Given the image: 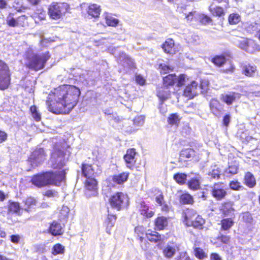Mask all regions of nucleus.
<instances>
[{"instance_id":"obj_20","label":"nucleus","mask_w":260,"mask_h":260,"mask_svg":"<svg viewBox=\"0 0 260 260\" xmlns=\"http://www.w3.org/2000/svg\"><path fill=\"white\" fill-rule=\"evenodd\" d=\"M25 19L26 17L24 15H22L20 17H18L16 19L12 16V14H10L7 17L6 22L9 26L12 27H16L19 26H23Z\"/></svg>"},{"instance_id":"obj_6","label":"nucleus","mask_w":260,"mask_h":260,"mask_svg":"<svg viewBox=\"0 0 260 260\" xmlns=\"http://www.w3.org/2000/svg\"><path fill=\"white\" fill-rule=\"evenodd\" d=\"M137 152L136 149L131 148L127 149L126 153L123 156V159L126 167L131 170L140 171L142 165L136 158Z\"/></svg>"},{"instance_id":"obj_37","label":"nucleus","mask_w":260,"mask_h":260,"mask_svg":"<svg viewBox=\"0 0 260 260\" xmlns=\"http://www.w3.org/2000/svg\"><path fill=\"white\" fill-rule=\"evenodd\" d=\"M174 41L172 39H168L163 44L162 48L167 53L172 54L173 53V47Z\"/></svg>"},{"instance_id":"obj_56","label":"nucleus","mask_w":260,"mask_h":260,"mask_svg":"<svg viewBox=\"0 0 260 260\" xmlns=\"http://www.w3.org/2000/svg\"><path fill=\"white\" fill-rule=\"evenodd\" d=\"M10 241L15 244H17L20 242L21 237L18 234L12 235L10 237Z\"/></svg>"},{"instance_id":"obj_62","label":"nucleus","mask_w":260,"mask_h":260,"mask_svg":"<svg viewBox=\"0 0 260 260\" xmlns=\"http://www.w3.org/2000/svg\"><path fill=\"white\" fill-rule=\"evenodd\" d=\"M7 135L5 131H0V143L7 139Z\"/></svg>"},{"instance_id":"obj_47","label":"nucleus","mask_w":260,"mask_h":260,"mask_svg":"<svg viewBox=\"0 0 260 260\" xmlns=\"http://www.w3.org/2000/svg\"><path fill=\"white\" fill-rule=\"evenodd\" d=\"M225 58L222 56H217L212 59L213 62L218 66H221L225 62Z\"/></svg>"},{"instance_id":"obj_13","label":"nucleus","mask_w":260,"mask_h":260,"mask_svg":"<svg viewBox=\"0 0 260 260\" xmlns=\"http://www.w3.org/2000/svg\"><path fill=\"white\" fill-rule=\"evenodd\" d=\"M170 221V217H166L162 215L157 216L154 220L155 230L160 231L167 230L169 226Z\"/></svg>"},{"instance_id":"obj_30","label":"nucleus","mask_w":260,"mask_h":260,"mask_svg":"<svg viewBox=\"0 0 260 260\" xmlns=\"http://www.w3.org/2000/svg\"><path fill=\"white\" fill-rule=\"evenodd\" d=\"M135 236L140 243H142L145 240V236L147 232L145 228L142 225H138L134 229Z\"/></svg>"},{"instance_id":"obj_50","label":"nucleus","mask_w":260,"mask_h":260,"mask_svg":"<svg viewBox=\"0 0 260 260\" xmlns=\"http://www.w3.org/2000/svg\"><path fill=\"white\" fill-rule=\"evenodd\" d=\"M208 174L212 179H218L220 177V171L218 168L213 169Z\"/></svg>"},{"instance_id":"obj_51","label":"nucleus","mask_w":260,"mask_h":260,"mask_svg":"<svg viewBox=\"0 0 260 260\" xmlns=\"http://www.w3.org/2000/svg\"><path fill=\"white\" fill-rule=\"evenodd\" d=\"M217 239L222 244H228L230 243L231 237L230 236L221 234L217 237Z\"/></svg>"},{"instance_id":"obj_23","label":"nucleus","mask_w":260,"mask_h":260,"mask_svg":"<svg viewBox=\"0 0 260 260\" xmlns=\"http://www.w3.org/2000/svg\"><path fill=\"white\" fill-rule=\"evenodd\" d=\"M129 173L127 172H123L118 174H115L111 176V179L113 182L117 185H122L128 180Z\"/></svg>"},{"instance_id":"obj_10","label":"nucleus","mask_w":260,"mask_h":260,"mask_svg":"<svg viewBox=\"0 0 260 260\" xmlns=\"http://www.w3.org/2000/svg\"><path fill=\"white\" fill-rule=\"evenodd\" d=\"M46 156L43 148H37L31 153L27 158V161L31 166L37 167L44 161Z\"/></svg>"},{"instance_id":"obj_4","label":"nucleus","mask_w":260,"mask_h":260,"mask_svg":"<svg viewBox=\"0 0 260 260\" xmlns=\"http://www.w3.org/2000/svg\"><path fill=\"white\" fill-rule=\"evenodd\" d=\"M183 222L188 226L202 228L205 223L204 219L192 209L187 208L182 213Z\"/></svg>"},{"instance_id":"obj_27","label":"nucleus","mask_w":260,"mask_h":260,"mask_svg":"<svg viewBox=\"0 0 260 260\" xmlns=\"http://www.w3.org/2000/svg\"><path fill=\"white\" fill-rule=\"evenodd\" d=\"M115 57L117 58L118 61L123 66H127L128 68H132L134 66V62L133 60L125 53H121L118 57L115 54Z\"/></svg>"},{"instance_id":"obj_11","label":"nucleus","mask_w":260,"mask_h":260,"mask_svg":"<svg viewBox=\"0 0 260 260\" xmlns=\"http://www.w3.org/2000/svg\"><path fill=\"white\" fill-rule=\"evenodd\" d=\"M237 45L241 49L250 53L260 50L259 46L253 40L251 39L241 38L238 41Z\"/></svg>"},{"instance_id":"obj_64","label":"nucleus","mask_w":260,"mask_h":260,"mask_svg":"<svg viewBox=\"0 0 260 260\" xmlns=\"http://www.w3.org/2000/svg\"><path fill=\"white\" fill-rule=\"evenodd\" d=\"M234 70H235L234 66H233L232 64H230V66L229 68L225 69H223L222 72L224 73H232L234 72Z\"/></svg>"},{"instance_id":"obj_33","label":"nucleus","mask_w":260,"mask_h":260,"mask_svg":"<svg viewBox=\"0 0 260 260\" xmlns=\"http://www.w3.org/2000/svg\"><path fill=\"white\" fill-rule=\"evenodd\" d=\"M237 98H239V94L235 92L223 94L221 95V100L228 105L232 104Z\"/></svg>"},{"instance_id":"obj_17","label":"nucleus","mask_w":260,"mask_h":260,"mask_svg":"<svg viewBox=\"0 0 260 260\" xmlns=\"http://www.w3.org/2000/svg\"><path fill=\"white\" fill-rule=\"evenodd\" d=\"M138 210L144 218H150L155 215V212L150 210L149 206L144 201L139 203Z\"/></svg>"},{"instance_id":"obj_44","label":"nucleus","mask_w":260,"mask_h":260,"mask_svg":"<svg viewBox=\"0 0 260 260\" xmlns=\"http://www.w3.org/2000/svg\"><path fill=\"white\" fill-rule=\"evenodd\" d=\"M30 111L31 112L32 117L36 121H39L41 120V114L38 112L36 106H31L30 108Z\"/></svg>"},{"instance_id":"obj_32","label":"nucleus","mask_w":260,"mask_h":260,"mask_svg":"<svg viewBox=\"0 0 260 260\" xmlns=\"http://www.w3.org/2000/svg\"><path fill=\"white\" fill-rule=\"evenodd\" d=\"M234 221L232 218H224L220 220V230L221 231H227L234 225Z\"/></svg>"},{"instance_id":"obj_21","label":"nucleus","mask_w":260,"mask_h":260,"mask_svg":"<svg viewBox=\"0 0 260 260\" xmlns=\"http://www.w3.org/2000/svg\"><path fill=\"white\" fill-rule=\"evenodd\" d=\"M81 169L83 176L86 178L95 177L98 175L94 172L92 166L90 164L82 163Z\"/></svg>"},{"instance_id":"obj_54","label":"nucleus","mask_w":260,"mask_h":260,"mask_svg":"<svg viewBox=\"0 0 260 260\" xmlns=\"http://www.w3.org/2000/svg\"><path fill=\"white\" fill-rule=\"evenodd\" d=\"M186 76L184 74L180 75L177 77L176 83L178 87L182 86L185 82Z\"/></svg>"},{"instance_id":"obj_5","label":"nucleus","mask_w":260,"mask_h":260,"mask_svg":"<svg viewBox=\"0 0 260 260\" xmlns=\"http://www.w3.org/2000/svg\"><path fill=\"white\" fill-rule=\"evenodd\" d=\"M111 207L117 211L127 208L129 206V198L127 194L117 191L110 196L108 199Z\"/></svg>"},{"instance_id":"obj_28","label":"nucleus","mask_w":260,"mask_h":260,"mask_svg":"<svg viewBox=\"0 0 260 260\" xmlns=\"http://www.w3.org/2000/svg\"><path fill=\"white\" fill-rule=\"evenodd\" d=\"M178 249V247L176 245L168 244L163 248L162 253L165 257L170 258L175 255L176 250Z\"/></svg>"},{"instance_id":"obj_34","label":"nucleus","mask_w":260,"mask_h":260,"mask_svg":"<svg viewBox=\"0 0 260 260\" xmlns=\"http://www.w3.org/2000/svg\"><path fill=\"white\" fill-rule=\"evenodd\" d=\"M180 203L183 205H192L194 203L193 197L188 192H185L180 195L179 198Z\"/></svg>"},{"instance_id":"obj_55","label":"nucleus","mask_w":260,"mask_h":260,"mask_svg":"<svg viewBox=\"0 0 260 260\" xmlns=\"http://www.w3.org/2000/svg\"><path fill=\"white\" fill-rule=\"evenodd\" d=\"M144 116H139L134 119V123L137 126L142 125L144 122Z\"/></svg>"},{"instance_id":"obj_45","label":"nucleus","mask_w":260,"mask_h":260,"mask_svg":"<svg viewBox=\"0 0 260 260\" xmlns=\"http://www.w3.org/2000/svg\"><path fill=\"white\" fill-rule=\"evenodd\" d=\"M230 188L233 190H240L243 188L240 182L237 180H233L229 183Z\"/></svg>"},{"instance_id":"obj_48","label":"nucleus","mask_w":260,"mask_h":260,"mask_svg":"<svg viewBox=\"0 0 260 260\" xmlns=\"http://www.w3.org/2000/svg\"><path fill=\"white\" fill-rule=\"evenodd\" d=\"M239 170V165L236 162L232 163L229 166V173L235 175L238 173Z\"/></svg>"},{"instance_id":"obj_52","label":"nucleus","mask_w":260,"mask_h":260,"mask_svg":"<svg viewBox=\"0 0 260 260\" xmlns=\"http://www.w3.org/2000/svg\"><path fill=\"white\" fill-rule=\"evenodd\" d=\"M34 19L36 23H39L40 20H44L46 17V13L42 11L40 13H36L34 14Z\"/></svg>"},{"instance_id":"obj_12","label":"nucleus","mask_w":260,"mask_h":260,"mask_svg":"<svg viewBox=\"0 0 260 260\" xmlns=\"http://www.w3.org/2000/svg\"><path fill=\"white\" fill-rule=\"evenodd\" d=\"M223 184L221 182H216L212 187L211 194L217 201L222 200L228 194L225 188L222 185Z\"/></svg>"},{"instance_id":"obj_31","label":"nucleus","mask_w":260,"mask_h":260,"mask_svg":"<svg viewBox=\"0 0 260 260\" xmlns=\"http://www.w3.org/2000/svg\"><path fill=\"white\" fill-rule=\"evenodd\" d=\"M244 183L249 188H253L255 186L256 180L251 173L247 172L245 173L244 178Z\"/></svg>"},{"instance_id":"obj_38","label":"nucleus","mask_w":260,"mask_h":260,"mask_svg":"<svg viewBox=\"0 0 260 260\" xmlns=\"http://www.w3.org/2000/svg\"><path fill=\"white\" fill-rule=\"evenodd\" d=\"M65 252V247L60 243L54 244L51 249V254L53 255L63 254Z\"/></svg>"},{"instance_id":"obj_26","label":"nucleus","mask_w":260,"mask_h":260,"mask_svg":"<svg viewBox=\"0 0 260 260\" xmlns=\"http://www.w3.org/2000/svg\"><path fill=\"white\" fill-rule=\"evenodd\" d=\"M98 182L95 177L86 178L84 182L85 189L90 191L96 192L98 188Z\"/></svg>"},{"instance_id":"obj_15","label":"nucleus","mask_w":260,"mask_h":260,"mask_svg":"<svg viewBox=\"0 0 260 260\" xmlns=\"http://www.w3.org/2000/svg\"><path fill=\"white\" fill-rule=\"evenodd\" d=\"M200 88L196 81H192L184 90L183 95L188 99H193L198 94Z\"/></svg>"},{"instance_id":"obj_61","label":"nucleus","mask_w":260,"mask_h":260,"mask_svg":"<svg viewBox=\"0 0 260 260\" xmlns=\"http://www.w3.org/2000/svg\"><path fill=\"white\" fill-rule=\"evenodd\" d=\"M200 19H201V22L203 23H208L211 20L209 17L204 15H202L200 16Z\"/></svg>"},{"instance_id":"obj_35","label":"nucleus","mask_w":260,"mask_h":260,"mask_svg":"<svg viewBox=\"0 0 260 260\" xmlns=\"http://www.w3.org/2000/svg\"><path fill=\"white\" fill-rule=\"evenodd\" d=\"M101 11L100 6L97 4H91L88 6L87 13L92 17L97 18L99 16Z\"/></svg>"},{"instance_id":"obj_3","label":"nucleus","mask_w":260,"mask_h":260,"mask_svg":"<svg viewBox=\"0 0 260 260\" xmlns=\"http://www.w3.org/2000/svg\"><path fill=\"white\" fill-rule=\"evenodd\" d=\"M49 52L42 54H31L27 55L26 66L30 69L38 71L42 69L46 61L49 59Z\"/></svg>"},{"instance_id":"obj_43","label":"nucleus","mask_w":260,"mask_h":260,"mask_svg":"<svg viewBox=\"0 0 260 260\" xmlns=\"http://www.w3.org/2000/svg\"><path fill=\"white\" fill-rule=\"evenodd\" d=\"M105 19L107 24L110 26H116L119 22L117 19H116L111 15L108 14L105 16Z\"/></svg>"},{"instance_id":"obj_63","label":"nucleus","mask_w":260,"mask_h":260,"mask_svg":"<svg viewBox=\"0 0 260 260\" xmlns=\"http://www.w3.org/2000/svg\"><path fill=\"white\" fill-rule=\"evenodd\" d=\"M231 117L230 115H226L223 117V123L225 126H228L230 121Z\"/></svg>"},{"instance_id":"obj_49","label":"nucleus","mask_w":260,"mask_h":260,"mask_svg":"<svg viewBox=\"0 0 260 260\" xmlns=\"http://www.w3.org/2000/svg\"><path fill=\"white\" fill-rule=\"evenodd\" d=\"M180 121L179 116L177 114H172L168 118V121L170 124H177Z\"/></svg>"},{"instance_id":"obj_25","label":"nucleus","mask_w":260,"mask_h":260,"mask_svg":"<svg viewBox=\"0 0 260 260\" xmlns=\"http://www.w3.org/2000/svg\"><path fill=\"white\" fill-rule=\"evenodd\" d=\"M242 73L247 77H253L256 74V67L248 63H242L241 65Z\"/></svg>"},{"instance_id":"obj_53","label":"nucleus","mask_w":260,"mask_h":260,"mask_svg":"<svg viewBox=\"0 0 260 260\" xmlns=\"http://www.w3.org/2000/svg\"><path fill=\"white\" fill-rule=\"evenodd\" d=\"M170 94L168 92H165L164 93L161 91H159L157 93V96L159 98L161 102L160 105L162 107V103L169 98Z\"/></svg>"},{"instance_id":"obj_40","label":"nucleus","mask_w":260,"mask_h":260,"mask_svg":"<svg viewBox=\"0 0 260 260\" xmlns=\"http://www.w3.org/2000/svg\"><path fill=\"white\" fill-rule=\"evenodd\" d=\"M177 77L175 74H169L163 78L164 83L166 86H171L176 83Z\"/></svg>"},{"instance_id":"obj_36","label":"nucleus","mask_w":260,"mask_h":260,"mask_svg":"<svg viewBox=\"0 0 260 260\" xmlns=\"http://www.w3.org/2000/svg\"><path fill=\"white\" fill-rule=\"evenodd\" d=\"M194 154V151L192 149L188 148L181 150L180 153V158L184 161L190 158Z\"/></svg>"},{"instance_id":"obj_8","label":"nucleus","mask_w":260,"mask_h":260,"mask_svg":"<svg viewBox=\"0 0 260 260\" xmlns=\"http://www.w3.org/2000/svg\"><path fill=\"white\" fill-rule=\"evenodd\" d=\"M67 3H53L48 8V14L53 19H58L64 14L68 9Z\"/></svg>"},{"instance_id":"obj_16","label":"nucleus","mask_w":260,"mask_h":260,"mask_svg":"<svg viewBox=\"0 0 260 260\" xmlns=\"http://www.w3.org/2000/svg\"><path fill=\"white\" fill-rule=\"evenodd\" d=\"M146 238L151 243H161L164 240V237L159 233L157 231H152L148 229L147 231Z\"/></svg>"},{"instance_id":"obj_41","label":"nucleus","mask_w":260,"mask_h":260,"mask_svg":"<svg viewBox=\"0 0 260 260\" xmlns=\"http://www.w3.org/2000/svg\"><path fill=\"white\" fill-rule=\"evenodd\" d=\"M187 185L188 188L193 190H198L200 187V182L199 180L195 178L190 179L188 181Z\"/></svg>"},{"instance_id":"obj_59","label":"nucleus","mask_w":260,"mask_h":260,"mask_svg":"<svg viewBox=\"0 0 260 260\" xmlns=\"http://www.w3.org/2000/svg\"><path fill=\"white\" fill-rule=\"evenodd\" d=\"M136 82L140 85H143L145 84V80L141 75H137L136 77Z\"/></svg>"},{"instance_id":"obj_57","label":"nucleus","mask_w":260,"mask_h":260,"mask_svg":"<svg viewBox=\"0 0 260 260\" xmlns=\"http://www.w3.org/2000/svg\"><path fill=\"white\" fill-rule=\"evenodd\" d=\"M159 68L161 74H166L171 70L170 67L165 63L160 64L159 65Z\"/></svg>"},{"instance_id":"obj_60","label":"nucleus","mask_w":260,"mask_h":260,"mask_svg":"<svg viewBox=\"0 0 260 260\" xmlns=\"http://www.w3.org/2000/svg\"><path fill=\"white\" fill-rule=\"evenodd\" d=\"M197 13L196 12H190L188 14H187L185 17L188 21H191L193 20L194 18L196 17Z\"/></svg>"},{"instance_id":"obj_19","label":"nucleus","mask_w":260,"mask_h":260,"mask_svg":"<svg viewBox=\"0 0 260 260\" xmlns=\"http://www.w3.org/2000/svg\"><path fill=\"white\" fill-rule=\"evenodd\" d=\"M48 231L53 236H61L64 233L63 229L60 223L56 220H53L50 223Z\"/></svg>"},{"instance_id":"obj_9","label":"nucleus","mask_w":260,"mask_h":260,"mask_svg":"<svg viewBox=\"0 0 260 260\" xmlns=\"http://www.w3.org/2000/svg\"><path fill=\"white\" fill-rule=\"evenodd\" d=\"M10 83V75L8 66L0 60V88H7Z\"/></svg>"},{"instance_id":"obj_22","label":"nucleus","mask_w":260,"mask_h":260,"mask_svg":"<svg viewBox=\"0 0 260 260\" xmlns=\"http://www.w3.org/2000/svg\"><path fill=\"white\" fill-rule=\"evenodd\" d=\"M7 212L9 214H15L21 215V206L20 203L18 202H15L11 200L8 201L7 204Z\"/></svg>"},{"instance_id":"obj_42","label":"nucleus","mask_w":260,"mask_h":260,"mask_svg":"<svg viewBox=\"0 0 260 260\" xmlns=\"http://www.w3.org/2000/svg\"><path fill=\"white\" fill-rule=\"evenodd\" d=\"M209 10L212 14L215 16L220 17L224 14V10L220 6L214 7L211 5L209 7Z\"/></svg>"},{"instance_id":"obj_2","label":"nucleus","mask_w":260,"mask_h":260,"mask_svg":"<svg viewBox=\"0 0 260 260\" xmlns=\"http://www.w3.org/2000/svg\"><path fill=\"white\" fill-rule=\"evenodd\" d=\"M66 174L64 170L57 173L52 171L43 172L33 175L31 179V182L39 188L49 185L56 186L64 180Z\"/></svg>"},{"instance_id":"obj_18","label":"nucleus","mask_w":260,"mask_h":260,"mask_svg":"<svg viewBox=\"0 0 260 260\" xmlns=\"http://www.w3.org/2000/svg\"><path fill=\"white\" fill-rule=\"evenodd\" d=\"M200 241H194L192 247V253L197 259L203 260L208 257V254L204 249L200 247Z\"/></svg>"},{"instance_id":"obj_7","label":"nucleus","mask_w":260,"mask_h":260,"mask_svg":"<svg viewBox=\"0 0 260 260\" xmlns=\"http://www.w3.org/2000/svg\"><path fill=\"white\" fill-rule=\"evenodd\" d=\"M66 150L62 147L56 146L51 153V160L52 168L54 169H60L64 166Z\"/></svg>"},{"instance_id":"obj_29","label":"nucleus","mask_w":260,"mask_h":260,"mask_svg":"<svg viewBox=\"0 0 260 260\" xmlns=\"http://www.w3.org/2000/svg\"><path fill=\"white\" fill-rule=\"evenodd\" d=\"M23 203L24 205V210L29 212L36 206L37 201L34 197H27L23 201Z\"/></svg>"},{"instance_id":"obj_39","label":"nucleus","mask_w":260,"mask_h":260,"mask_svg":"<svg viewBox=\"0 0 260 260\" xmlns=\"http://www.w3.org/2000/svg\"><path fill=\"white\" fill-rule=\"evenodd\" d=\"M173 179L180 185H184L187 180V175L182 173H177L173 175Z\"/></svg>"},{"instance_id":"obj_24","label":"nucleus","mask_w":260,"mask_h":260,"mask_svg":"<svg viewBox=\"0 0 260 260\" xmlns=\"http://www.w3.org/2000/svg\"><path fill=\"white\" fill-rule=\"evenodd\" d=\"M210 108L211 112L215 116L219 117L223 109V105L218 100L213 99L210 102Z\"/></svg>"},{"instance_id":"obj_14","label":"nucleus","mask_w":260,"mask_h":260,"mask_svg":"<svg viewBox=\"0 0 260 260\" xmlns=\"http://www.w3.org/2000/svg\"><path fill=\"white\" fill-rule=\"evenodd\" d=\"M151 192L155 197V201L158 206H161V211H167L169 209L168 205L165 201V197L162 191L158 188H154Z\"/></svg>"},{"instance_id":"obj_1","label":"nucleus","mask_w":260,"mask_h":260,"mask_svg":"<svg viewBox=\"0 0 260 260\" xmlns=\"http://www.w3.org/2000/svg\"><path fill=\"white\" fill-rule=\"evenodd\" d=\"M53 105L48 106V110L55 114H68L77 104L80 90L74 86L63 85L54 89Z\"/></svg>"},{"instance_id":"obj_46","label":"nucleus","mask_w":260,"mask_h":260,"mask_svg":"<svg viewBox=\"0 0 260 260\" xmlns=\"http://www.w3.org/2000/svg\"><path fill=\"white\" fill-rule=\"evenodd\" d=\"M240 16L238 14L233 13L229 17V22L230 24H237L240 21Z\"/></svg>"},{"instance_id":"obj_58","label":"nucleus","mask_w":260,"mask_h":260,"mask_svg":"<svg viewBox=\"0 0 260 260\" xmlns=\"http://www.w3.org/2000/svg\"><path fill=\"white\" fill-rule=\"evenodd\" d=\"M210 260H222L221 256L216 252H212L210 255Z\"/></svg>"}]
</instances>
